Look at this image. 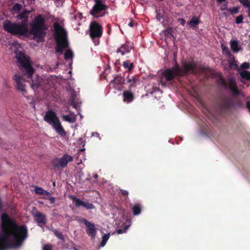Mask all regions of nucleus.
Wrapping results in <instances>:
<instances>
[{"mask_svg":"<svg viewBox=\"0 0 250 250\" xmlns=\"http://www.w3.org/2000/svg\"><path fill=\"white\" fill-rule=\"evenodd\" d=\"M54 233L59 239L63 240V237L62 235V234L61 233L59 232L57 230H55L54 231Z\"/></svg>","mask_w":250,"mask_h":250,"instance_id":"f704fd0d","label":"nucleus"},{"mask_svg":"<svg viewBox=\"0 0 250 250\" xmlns=\"http://www.w3.org/2000/svg\"><path fill=\"white\" fill-rule=\"evenodd\" d=\"M200 22V20L198 18L193 17L191 20L188 22L190 27L192 28L195 27Z\"/></svg>","mask_w":250,"mask_h":250,"instance_id":"412c9836","label":"nucleus"},{"mask_svg":"<svg viewBox=\"0 0 250 250\" xmlns=\"http://www.w3.org/2000/svg\"><path fill=\"white\" fill-rule=\"evenodd\" d=\"M247 7L249 8V11L250 12V6H247Z\"/></svg>","mask_w":250,"mask_h":250,"instance_id":"09e8293b","label":"nucleus"},{"mask_svg":"<svg viewBox=\"0 0 250 250\" xmlns=\"http://www.w3.org/2000/svg\"><path fill=\"white\" fill-rule=\"evenodd\" d=\"M247 107L249 109V111L250 112V102H247Z\"/></svg>","mask_w":250,"mask_h":250,"instance_id":"37998d69","label":"nucleus"},{"mask_svg":"<svg viewBox=\"0 0 250 250\" xmlns=\"http://www.w3.org/2000/svg\"><path fill=\"white\" fill-rule=\"evenodd\" d=\"M131 48V46H129L127 44H124L117 49V52L121 53L122 55H124L125 53L129 52Z\"/></svg>","mask_w":250,"mask_h":250,"instance_id":"2eb2a0df","label":"nucleus"},{"mask_svg":"<svg viewBox=\"0 0 250 250\" xmlns=\"http://www.w3.org/2000/svg\"><path fill=\"white\" fill-rule=\"evenodd\" d=\"M90 36L92 39L99 38L102 35V27L96 21L92 22L90 25Z\"/></svg>","mask_w":250,"mask_h":250,"instance_id":"9d476101","label":"nucleus"},{"mask_svg":"<svg viewBox=\"0 0 250 250\" xmlns=\"http://www.w3.org/2000/svg\"><path fill=\"white\" fill-rule=\"evenodd\" d=\"M240 74L243 78H245L247 80L250 79V73H249L246 71H242L240 73Z\"/></svg>","mask_w":250,"mask_h":250,"instance_id":"bb28decb","label":"nucleus"},{"mask_svg":"<svg viewBox=\"0 0 250 250\" xmlns=\"http://www.w3.org/2000/svg\"><path fill=\"white\" fill-rule=\"evenodd\" d=\"M32 215L34 220L39 224H45L46 223L45 215L37 210H33Z\"/></svg>","mask_w":250,"mask_h":250,"instance_id":"ddd939ff","label":"nucleus"},{"mask_svg":"<svg viewBox=\"0 0 250 250\" xmlns=\"http://www.w3.org/2000/svg\"><path fill=\"white\" fill-rule=\"evenodd\" d=\"M82 222L87 227L88 229L86 230L87 234L91 237L92 239H94L96 236V229L95 225L86 220L85 219H83Z\"/></svg>","mask_w":250,"mask_h":250,"instance_id":"f8f14e48","label":"nucleus"},{"mask_svg":"<svg viewBox=\"0 0 250 250\" xmlns=\"http://www.w3.org/2000/svg\"><path fill=\"white\" fill-rule=\"evenodd\" d=\"M53 185H54V186H55V182H54V183H53Z\"/></svg>","mask_w":250,"mask_h":250,"instance_id":"8fccbe9b","label":"nucleus"},{"mask_svg":"<svg viewBox=\"0 0 250 250\" xmlns=\"http://www.w3.org/2000/svg\"><path fill=\"white\" fill-rule=\"evenodd\" d=\"M35 191V193L38 194L46 195V196L50 195V193L49 192L44 190L42 188L36 187Z\"/></svg>","mask_w":250,"mask_h":250,"instance_id":"aec40b11","label":"nucleus"},{"mask_svg":"<svg viewBox=\"0 0 250 250\" xmlns=\"http://www.w3.org/2000/svg\"><path fill=\"white\" fill-rule=\"evenodd\" d=\"M21 4L17 3L13 6L11 11L13 14L17 13L21 10Z\"/></svg>","mask_w":250,"mask_h":250,"instance_id":"b1692460","label":"nucleus"},{"mask_svg":"<svg viewBox=\"0 0 250 250\" xmlns=\"http://www.w3.org/2000/svg\"><path fill=\"white\" fill-rule=\"evenodd\" d=\"M229 66L231 68L236 69H238V65L236 63V62L235 61H234L233 62H231V63H229Z\"/></svg>","mask_w":250,"mask_h":250,"instance_id":"c9c22d12","label":"nucleus"},{"mask_svg":"<svg viewBox=\"0 0 250 250\" xmlns=\"http://www.w3.org/2000/svg\"><path fill=\"white\" fill-rule=\"evenodd\" d=\"M110 236V233H108L107 234H104L102 237V241L100 244L101 247H104L106 244L107 240H108Z\"/></svg>","mask_w":250,"mask_h":250,"instance_id":"5701e85b","label":"nucleus"},{"mask_svg":"<svg viewBox=\"0 0 250 250\" xmlns=\"http://www.w3.org/2000/svg\"><path fill=\"white\" fill-rule=\"evenodd\" d=\"M134 23L133 22V21H130L129 23H128V25L130 26V27H133L134 26Z\"/></svg>","mask_w":250,"mask_h":250,"instance_id":"a18cd8bd","label":"nucleus"},{"mask_svg":"<svg viewBox=\"0 0 250 250\" xmlns=\"http://www.w3.org/2000/svg\"><path fill=\"white\" fill-rule=\"evenodd\" d=\"M183 69L179 68L177 66L173 67L171 69H167L162 72V77L160 82L162 84L166 86L165 81H171L175 76H182L189 72L196 73V66L193 62H184L182 63Z\"/></svg>","mask_w":250,"mask_h":250,"instance_id":"7ed1b4c3","label":"nucleus"},{"mask_svg":"<svg viewBox=\"0 0 250 250\" xmlns=\"http://www.w3.org/2000/svg\"><path fill=\"white\" fill-rule=\"evenodd\" d=\"M123 96L124 97V101H126L127 103L131 102L134 98L133 93L131 91L128 90L125 91L124 92Z\"/></svg>","mask_w":250,"mask_h":250,"instance_id":"dca6fc26","label":"nucleus"},{"mask_svg":"<svg viewBox=\"0 0 250 250\" xmlns=\"http://www.w3.org/2000/svg\"><path fill=\"white\" fill-rule=\"evenodd\" d=\"M178 21L180 22V23L182 25H184L185 24V22H186V21L184 19H182V18L179 19Z\"/></svg>","mask_w":250,"mask_h":250,"instance_id":"58836bf2","label":"nucleus"},{"mask_svg":"<svg viewBox=\"0 0 250 250\" xmlns=\"http://www.w3.org/2000/svg\"><path fill=\"white\" fill-rule=\"evenodd\" d=\"M15 81V86L17 90L20 92L23 96H25L27 94L26 80L23 78L22 76L18 74H15L14 76Z\"/></svg>","mask_w":250,"mask_h":250,"instance_id":"0eeeda50","label":"nucleus"},{"mask_svg":"<svg viewBox=\"0 0 250 250\" xmlns=\"http://www.w3.org/2000/svg\"><path fill=\"white\" fill-rule=\"evenodd\" d=\"M221 48L223 51H225V50L227 51L228 50V48L224 44L221 45Z\"/></svg>","mask_w":250,"mask_h":250,"instance_id":"79ce46f5","label":"nucleus"},{"mask_svg":"<svg viewBox=\"0 0 250 250\" xmlns=\"http://www.w3.org/2000/svg\"><path fill=\"white\" fill-rule=\"evenodd\" d=\"M241 67L242 68H248L249 67V64L247 62H244L241 65Z\"/></svg>","mask_w":250,"mask_h":250,"instance_id":"4c0bfd02","label":"nucleus"},{"mask_svg":"<svg viewBox=\"0 0 250 250\" xmlns=\"http://www.w3.org/2000/svg\"><path fill=\"white\" fill-rule=\"evenodd\" d=\"M62 117L64 121L69 123H74L76 119L75 115L73 113L67 115H63Z\"/></svg>","mask_w":250,"mask_h":250,"instance_id":"f3484780","label":"nucleus"},{"mask_svg":"<svg viewBox=\"0 0 250 250\" xmlns=\"http://www.w3.org/2000/svg\"><path fill=\"white\" fill-rule=\"evenodd\" d=\"M0 250L20 246L26 237L27 229L18 227L15 222L6 214L1 216Z\"/></svg>","mask_w":250,"mask_h":250,"instance_id":"f257e3e1","label":"nucleus"},{"mask_svg":"<svg viewBox=\"0 0 250 250\" xmlns=\"http://www.w3.org/2000/svg\"><path fill=\"white\" fill-rule=\"evenodd\" d=\"M49 201L51 203H53L55 202V198L51 197L49 198Z\"/></svg>","mask_w":250,"mask_h":250,"instance_id":"c03bdc74","label":"nucleus"},{"mask_svg":"<svg viewBox=\"0 0 250 250\" xmlns=\"http://www.w3.org/2000/svg\"><path fill=\"white\" fill-rule=\"evenodd\" d=\"M73 57V53L72 51L69 49L66 50L64 53V58L65 60L72 59Z\"/></svg>","mask_w":250,"mask_h":250,"instance_id":"a878e982","label":"nucleus"},{"mask_svg":"<svg viewBox=\"0 0 250 250\" xmlns=\"http://www.w3.org/2000/svg\"><path fill=\"white\" fill-rule=\"evenodd\" d=\"M244 6H250V1L248 0H238Z\"/></svg>","mask_w":250,"mask_h":250,"instance_id":"473e14b6","label":"nucleus"},{"mask_svg":"<svg viewBox=\"0 0 250 250\" xmlns=\"http://www.w3.org/2000/svg\"><path fill=\"white\" fill-rule=\"evenodd\" d=\"M228 84L230 90L233 94L236 95L238 93V90L235 84V81L233 78H231L229 79Z\"/></svg>","mask_w":250,"mask_h":250,"instance_id":"4468645a","label":"nucleus"},{"mask_svg":"<svg viewBox=\"0 0 250 250\" xmlns=\"http://www.w3.org/2000/svg\"><path fill=\"white\" fill-rule=\"evenodd\" d=\"M20 45L18 43H13L10 45V49L16 54V57L18 60V65L20 70L22 72L24 76H27L31 78L34 73V69L32 66L29 58L26 57L21 51L18 50Z\"/></svg>","mask_w":250,"mask_h":250,"instance_id":"20e7f679","label":"nucleus"},{"mask_svg":"<svg viewBox=\"0 0 250 250\" xmlns=\"http://www.w3.org/2000/svg\"><path fill=\"white\" fill-rule=\"evenodd\" d=\"M30 13L29 11L25 10L18 16L19 19L27 18Z\"/></svg>","mask_w":250,"mask_h":250,"instance_id":"393cba45","label":"nucleus"},{"mask_svg":"<svg viewBox=\"0 0 250 250\" xmlns=\"http://www.w3.org/2000/svg\"><path fill=\"white\" fill-rule=\"evenodd\" d=\"M219 3H222L223 1H225V0H216Z\"/></svg>","mask_w":250,"mask_h":250,"instance_id":"49530a36","label":"nucleus"},{"mask_svg":"<svg viewBox=\"0 0 250 250\" xmlns=\"http://www.w3.org/2000/svg\"><path fill=\"white\" fill-rule=\"evenodd\" d=\"M127 229V227H126L124 230H122L121 229H119L117 230L118 234H120L123 233H124L125 232L126 230Z\"/></svg>","mask_w":250,"mask_h":250,"instance_id":"ea45409f","label":"nucleus"},{"mask_svg":"<svg viewBox=\"0 0 250 250\" xmlns=\"http://www.w3.org/2000/svg\"><path fill=\"white\" fill-rule=\"evenodd\" d=\"M227 9V4H223L221 7V10L224 11Z\"/></svg>","mask_w":250,"mask_h":250,"instance_id":"a19ab883","label":"nucleus"},{"mask_svg":"<svg viewBox=\"0 0 250 250\" xmlns=\"http://www.w3.org/2000/svg\"><path fill=\"white\" fill-rule=\"evenodd\" d=\"M218 83L223 86L226 85V83L223 78L221 76H219L218 79Z\"/></svg>","mask_w":250,"mask_h":250,"instance_id":"c756f323","label":"nucleus"},{"mask_svg":"<svg viewBox=\"0 0 250 250\" xmlns=\"http://www.w3.org/2000/svg\"><path fill=\"white\" fill-rule=\"evenodd\" d=\"M123 66L125 68H127L128 70H131L132 69L133 64L132 63H129V64H128L127 62H124Z\"/></svg>","mask_w":250,"mask_h":250,"instance_id":"c85d7f7f","label":"nucleus"},{"mask_svg":"<svg viewBox=\"0 0 250 250\" xmlns=\"http://www.w3.org/2000/svg\"><path fill=\"white\" fill-rule=\"evenodd\" d=\"M95 4L90 11V14L94 17H98L100 16L99 14L101 11L105 10L107 6L104 5L102 0H93Z\"/></svg>","mask_w":250,"mask_h":250,"instance_id":"1a4fd4ad","label":"nucleus"},{"mask_svg":"<svg viewBox=\"0 0 250 250\" xmlns=\"http://www.w3.org/2000/svg\"><path fill=\"white\" fill-rule=\"evenodd\" d=\"M3 29L8 33L14 35L25 37L33 36V39L37 42H42L45 35L46 28L44 25V21L41 15H39L30 23V29H29L27 21L25 20L21 22H11L5 21L3 23Z\"/></svg>","mask_w":250,"mask_h":250,"instance_id":"f03ea898","label":"nucleus"},{"mask_svg":"<svg viewBox=\"0 0 250 250\" xmlns=\"http://www.w3.org/2000/svg\"><path fill=\"white\" fill-rule=\"evenodd\" d=\"M74 250H77L76 249H75H75H74Z\"/></svg>","mask_w":250,"mask_h":250,"instance_id":"3c124183","label":"nucleus"},{"mask_svg":"<svg viewBox=\"0 0 250 250\" xmlns=\"http://www.w3.org/2000/svg\"><path fill=\"white\" fill-rule=\"evenodd\" d=\"M69 198L72 200L75 206L77 207H83L87 209H93L95 208L93 204L87 202L83 201L80 199L78 198L73 195H69Z\"/></svg>","mask_w":250,"mask_h":250,"instance_id":"9b49d317","label":"nucleus"},{"mask_svg":"<svg viewBox=\"0 0 250 250\" xmlns=\"http://www.w3.org/2000/svg\"><path fill=\"white\" fill-rule=\"evenodd\" d=\"M243 17L242 15H240L236 17L235 21L236 23L239 24L243 22Z\"/></svg>","mask_w":250,"mask_h":250,"instance_id":"72a5a7b5","label":"nucleus"},{"mask_svg":"<svg viewBox=\"0 0 250 250\" xmlns=\"http://www.w3.org/2000/svg\"><path fill=\"white\" fill-rule=\"evenodd\" d=\"M120 193L123 195L127 196L128 194V191L126 190H123V189H120Z\"/></svg>","mask_w":250,"mask_h":250,"instance_id":"e433bc0d","label":"nucleus"},{"mask_svg":"<svg viewBox=\"0 0 250 250\" xmlns=\"http://www.w3.org/2000/svg\"><path fill=\"white\" fill-rule=\"evenodd\" d=\"M37 82H34L33 81L32 83L31 84V88L34 90H37L39 87L42 85V84L39 81L40 78L39 77L37 78Z\"/></svg>","mask_w":250,"mask_h":250,"instance_id":"4be33fe9","label":"nucleus"},{"mask_svg":"<svg viewBox=\"0 0 250 250\" xmlns=\"http://www.w3.org/2000/svg\"><path fill=\"white\" fill-rule=\"evenodd\" d=\"M230 47L233 52H237L240 49V47L237 41H230Z\"/></svg>","mask_w":250,"mask_h":250,"instance_id":"a211bd4d","label":"nucleus"},{"mask_svg":"<svg viewBox=\"0 0 250 250\" xmlns=\"http://www.w3.org/2000/svg\"><path fill=\"white\" fill-rule=\"evenodd\" d=\"M127 82L129 83V87H134L136 86V84L138 82V80L136 78L133 76L128 77Z\"/></svg>","mask_w":250,"mask_h":250,"instance_id":"6ab92c4d","label":"nucleus"},{"mask_svg":"<svg viewBox=\"0 0 250 250\" xmlns=\"http://www.w3.org/2000/svg\"><path fill=\"white\" fill-rule=\"evenodd\" d=\"M73 160L72 156L68 154H64L62 157L55 159L52 163L55 168H63L65 167L69 162Z\"/></svg>","mask_w":250,"mask_h":250,"instance_id":"6e6552de","label":"nucleus"},{"mask_svg":"<svg viewBox=\"0 0 250 250\" xmlns=\"http://www.w3.org/2000/svg\"><path fill=\"white\" fill-rule=\"evenodd\" d=\"M44 120L51 125L59 135L62 136H65V132L54 111H47L44 117Z\"/></svg>","mask_w":250,"mask_h":250,"instance_id":"423d86ee","label":"nucleus"},{"mask_svg":"<svg viewBox=\"0 0 250 250\" xmlns=\"http://www.w3.org/2000/svg\"><path fill=\"white\" fill-rule=\"evenodd\" d=\"M57 42L56 52L62 54L64 49L68 47L66 32L58 22L54 24Z\"/></svg>","mask_w":250,"mask_h":250,"instance_id":"39448f33","label":"nucleus"},{"mask_svg":"<svg viewBox=\"0 0 250 250\" xmlns=\"http://www.w3.org/2000/svg\"><path fill=\"white\" fill-rule=\"evenodd\" d=\"M238 7H234L232 8L228 9V10L232 14H236L238 12Z\"/></svg>","mask_w":250,"mask_h":250,"instance_id":"2f4dec72","label":"nucleus"},{"mask_svg":"<svg viewBox=\"0 0 250 250\" xmlns=\"http://www.w3.org/2000/svg\"><path fill=\"white\" fill-rule=\"evenodd\" d=\"M53 246L50 244H44L42 247V250H52Z\"/></svg>","mask_w":250,"mask_h":250,"instance_id":"7c9ffc66","label":"nucleus"},{"mask_svg":"<svg viewBox=\"0 0 250 250\" xmlns=\"http://www.w3.org/2000/svg\"><path fill=\"white\" fill-rule=\"evenodd\" d=\"M94 178H95V179L97 178H98V175H97V174H95V175H94Z\"/></svg>","mask_w":250,"mask_h":250,"instance_id":"de8ad7c7","label":"nucleus"},{"mask_svg":"<svg viewBox=\"0 0 250 250\" xmlns=\"http://www.w3.org/2000/svg\"><path fill=\"white\" fill-rule=\"evenodd\" d=\"M133 214L137 215L141 213V208L139 205H135L133 208Z\"/></svg>","mask_w":250,"mask_h":250,"instance_id":"cd10ccee","label":"nucleus"}]
</instances>
